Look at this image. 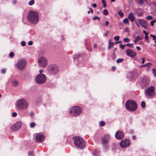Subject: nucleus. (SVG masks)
I'll use <instances>...</instances> for the list:
<instances>
[{
  "label": "nucleus",
  "instance_id": "58836bf2",
  "mask_svg": "<svg viewBox=\"0 0 156 156\" xmlns=\"http://www.w3.org/2000/svg\"><path fill=\"white\" fill-rule=\"evenodd\" d=\"M93 20H100V18L98 16H95L92 18Z\"/></svg>",
  "mask_w": 156,
  "mask_h": 156
},
{
  "label": "nucleus",
  "instance_id": "6e6d98bb",
  "mask_svg": "<svg viewBox=\"0 0 156 156\" xmlns=\"http://www.w3.org/2000/svg\"><path fill=\"white\" fill-rule=\"evenodd\" d=\"M33 42L32 41H30L28 42V44L30 45H31L33 44Z\"/></svg>",
  "mask_w": 156,
  "mask_h": 156
},
{
  "label": "nucleus",
  "instance_id": "a878e982",
  "mask_svg": "<svg viewBox=\"0 0 156 156\" xmlns=\"http://www.w3.org/2000/svg\"><path fill=\"white\" fill-rule=\"evenodd\" d=\"M123 60V59L122 58H119L116 60V62L117 63H119L122 62Z\"/></svg>",
  "mask_w": 156,
  "mask_h": 156
},
{
  "label": "nucleus",
  "instance_id": "aec40b11",
  "mask_svg": "<svg viewBox=\"0 0 156 156\" xmlns=\"http://www.w3.org/2000/svg\"><path fill=\"white\" fill-rule=\"evenodd\" d=\"M11 84L13 87H16L19 84V82L16 80H13L11 82Z\"/></svg>",
  "mask_w": 156,
  "mask_h": 156
},
{
  "label": "nucleus",
  "instance_id": "6ab92c4d",
  "mask_svg": "<svg viewBox=\"0 0 156 156\" xmlns=\"http://www.w3.org/2000/svg\"><path fill=\"white\" fill-rule=\"evenodd\" d=\"M128 18L131 22H133L134 21L135 17L134 16L133 14L131 12H130L129 13Z\"/></svg>",
  "mask_w": 156,
  "mask_h": 156
},
{
  "label": "nucleus",
  "instance_id": "603ef678",
  "mask_svg": "<svg viewBox=\"0 0 156 156\" xmlns=\"http://www.w3.org/2000/svg\"><path fill=\"white\" fill-rule=\"evenodd\" d=\"M1 72L2 73H5L6 72V69H2Z\"/></svg>",
  "mask_w": 156,
  "mask_h": 156
},
{
  "label": "nucleus",
  "instance_id": "4d7b16f0",
  "mask_svg": "<svg viewBox=\"0 0 156 156\" xmlns=\"http://www.w3.org/2000/svg\"><path fill=\"white\" fill-rule=\"evenodd\" d=\"M147 64V66L148 67H150L152 65V64L151 63H148Z\"/></svg>",
  "mask_w": 156,
  "mask_h": 156
},
{
  "label": "nucleus",
  "instance_id": "37998d69",
  "mask_svg": "<svg viewBox=\"0 0 156 156\" xmlns=\"http://www.w3.org/2000/svg\"><path fill=\"white\" fill-rule=\"evenodd\" d=\"M156 22V20H154L151 21V25L153 26L154 25V23Z\"/></svg>",
  "mask_w": 156,
  "mask_h": 156
},
{
  "label": "nucleus",
  "instance_id": "f704fd0d",
  "mask_svg": "<svg viewBox=\"0 0 156 156\" xmlns=\"http://www.w3.org/2000/svg\"><path fill=\"white\" fill-rule=\"evenodd\" d=\"M35 124L34 122H31L30 123V126L31 128H34L35 127Z\"/></svg>",
  "mask_w": 156,
  "mask_h": 156
},
{
  "label": "nucleus",
  "instance_id": "338daca9",
  "mask_svg": "<svg viewBox=\"0 0 156 156\" xmlns=\"http://www.w3.org/2000/svg\"><path fill=\"white\" fill-rule=\"evenodd\" d=\"M112 70H115V67H114V66H113L112 67Z\"/></svg>",
  "mask_w": 156,
  "mask_h": 156
},
{
  "label": "nucleus",
  "instance_id": "20e7f679",
  "mask_svg": "<svg viewBox=\"0 0 156 156\" xmlns=\"http://www.w3.org/2000/svg\"><path fill=\"white\" fill-rule=\"evenodd\" d=\"M126 107L128 110L134 111L136 110L137 108V106L136 102L132 100H128L126 103Z\"/></svg>",
  "mask_w": 156,
  "mask_h": 156
},
{
  "label": "nucleus",
  "instance_id": "49530a36",
  "mask_svg": "<svg viewBox=\"0 0 156 156\" xmlns=\"http://www.w3.org/2000/svg\"><path fill=\"white\" fill-rule=\"evenodd\" d=\"M152 72H153V74H154V76H155V77H156V72L155 69H153Z\"/></svg>",
  "mask_w": 156,
  "mask_h": 156
},
{
  "label": "nucleus",
  "instance_id": "4468645a",
  "mask_svg": "<svg viewBox=\"0 0 156 156\" xmlns=\"http://www.w3.org/2000/svg\"><path fill=\"white\" fill-rule=\"evenodd\" d=\"M141 26L145 29L148 27V24L146 21L144 20L138 19L137 20Z\"/></svg>",
  "mask_w": 156,
  "mask_h": 156
},
{
  "label": "nucleus",
  "instance_id": "4c0bfd02",
  "mask_svg": "<svg viewBox=\"0 0 156 156\" xmlns=\"http://www.w3.org/2000/svg\"><path fill=\"white\" fill-rule=\"evenodd\" d=\"M21 45L23 46H25L26 44V42L25 41H22L21 43Z\"/></svg>",
  "mask_w": 156,
  "mask_h": 156
},
{
  "label": "nucleus",
  "instance_id": "774afa93",
  "mask_svg": "<svg viewBox=\"0 0 156 156\" xmlns=\"http://www.w3.org/2000/svg\"><path fill=\"white\" fill-rule=\"evenodd\" d=\"M43 72V70L42 69L40 70L39 71V72L40 73H42Z\"/></svg>",
  "mask_w": 156,
  "mask_h": 156
},
{
  "label": "nucleus",
  "instance_id": "2f4dec72",
  "mask_svg": "<svg viewBox=\"0 0 156 156\" xmlns=\"http://www.w3.org/2000/svg\"><path fill=\"white\" fill-rule=\"evenodd\" d=\"M123 40L125 42H129V40L128 38H124Z\"/></svg>",
  "mask_w": 156,
  "mask_h": 156
},
{
  "label": "nucleus",
  "instance_id": "79ce46f5",
  "mask_svg": "<svg viewBox=\"0 0 156 156\" xmlns=\"http://www.w3.org/2000/svg\"><path fill=\"white\" fill-rule=\"evenodd\" d=\"M125 45H123L121 44L119 45L120 47L122 48V50H123L124 49Z\"/></svg>",
  "mask_w": 156,
  "mask_h": 156
},
{
  "label": "nucleus",
  "instance_id": "f3484780",
  "mask_svg": "<svg viewBox=\"0 0 156 156\" xmlns=\"http://www.w3.org/2000/svg\"><path fill=\"white\" fill-rule=\"evenodd\" d=\"M115 137L117 139L121 140L123 138L124 135L121 131H118L115 134Z\"/></svg>",
  "mask_w": 156,
  "mask_h": 156
},
{
  "label": "nucleus",
  "instance_id": "09e8293b",
  "mask_svg": "<svg viewBox=\"0 0 156 156\" xmlns=\"http://www.w3.org/2000/svg\"><path fill=\"white\" fill-rule=\"evenodd\" d=\"M89 9H90V11H87V13H88V14H89V13H90V11H91V13H93V10L92 9H90V8H89Z\"/></svg>",
  "mask_w": 156,
  "mask_h": 156
},
{
  "label": "nucleus",
  "instance_id": "ea45409f",
  "mask_svg": "<svg viewBox=\"0 0 156 156\" xmlns=\"http://www.w3.org/2000/svg\"><path fill=\"white\" fill-rule=\"evenodd\" d=\"M147 19L148 20H151L152 19V17L150 15L148 16L147 17Z\"/></svg>",
  "mask_w": 156,
  "mask_h": 156
},
{
  "label": "nucleus",
  "instance_id": "7c9ffc66",
  "mask_svg": "<svg viewBox=\"0 0 156 156\" xmlns=\"http://www.w3.org/2000/svg\"><path fill=\"white\" fill-rule=\"evenodd\" d=\"M34 0H32L30 1L29 2V4L30 5H33L34 3Z\"/></svg>",
  "mask_w": 156,
  "mask_h": 156
},
{
  "label": "nucleus",
  "instance_id": "f257e3e1",
  "mask_svg": "<svg viewBox=\"0 0 156 156\" xmlns=\"http://www.w3.org/2000/svg\"><path fill=\"white\" fill-rule=\"evenodd\" d=\"M29 104L27 101L24 98L18 100L16 104V107L19 110L24 111L28 109Z\"/></svg>",
  "mask_w": 156,
  "mask_h": 156
},
{
  "label": "nucleus",
  "instance_id": "a18cd8bd",
  "mask_svg": "<svg viewBox=\"0 0 156 156\" xmlns=\"http://www.w3.org/2000/svg\"><path fill=\"white\" fill-rule=\"evenodd\" d=\"M109 22L108 21H106L105 22V26L106 27H107L109 25Z\"/></svg>",
  "mask_w": 156,
  "mask_h": 156
},
{
  "label": "nucleus",
  "instance_id": "1a4fd4ad",
  "mask_svg": "<svg viewBox=\"0 0 156 156\" xmlns=\"http://www.w3.org/2000/svg\"><path fill=\"white\" fill-rule=\"evenodd\" d=\"M154 88L153 86H151L147 88L145 91V94L147 97H151L154 96Z\"/></svg>",
  "mask_w": 156,
  "mask_h": 156
},
{
  "label": "nucleus",
  "instance_id": "052dcab7",
  "mask_svg": "<svg viewBox=\"0 0 156 156\" xmlns=\"http://www.w3.org/2000/svg\"><path fill=\"white\" fill-rule=\"evenodd\" d=\"M145 59L144 58H142V62H141L142 64H144L145 62Z\"/></svg>",
  "mask_w": 156,
  "mask_h": 156
},
{
  "label": "nucleus",
  "instance_id": "a211bd4d",
  "mask_svg": "<svg viewBox=\"0 0 156 156\" xmlns=\"http://www.w3.org/2000/svg\"><path fill=\"white\" fill-rule=\"evenodd\" d=\"M142 83L144 86H147L149 83V80L148 77H145L143 78Z\"/></svg>",
  "mask_w": 156,
  "mask_h": 156
},
{
  "label": "nucleus",
  "instance_id": "0eeeda50",
  "mask_svg": "<svg viewBox=\"0 0 156 156\" xmlns=\"http://www.w3.org/2000/svg\"><path fill=\"white\" fill-rule=\"evenodd\" d=\"M38 63L40 66L44 68L48 65V60L47 58L41 56L39 57L38 59Z\"/></svg>",
  "mask_w": 156,
  "mask_h": 156
},
{
  "label": "nucleus",
  "instance_id": "423d86ee",
  "mask_svg": "<svg viewBox=\"0 0 156 156\" xmlns=\"http://www.w3.org/2000/svg\"><path fill=\"white\" fill-rule=\"evenodd\" d=\"M82 111V108L78 106L73 107L69 110V113L72 116H76L80 114Z\"/></svg>",
  "mask_w": 156,
  "mask_h": 156
},
{
  "label": "nucleus",
  "instance_id": "13d9d810",
  "mask_svg": "<svg viewBox=\"0 0 156 156\" xmlns=\"http://www.w3.org/2000/svg\"><path fill=\"white\" fill-rule=\"evenodd\" d=\"M136 49L138 51H140L141 50V48L140 47L137 46L136 47Z\"/></svg>",
  "mask_w": 156,
  "mask_h": 156
},
{
  "label": "nucleus",
  "instance_id": "ddd939ff",
  "mask_svg": "<svg viewBox=\"0 0 156 156\" xmlns=\"http://www.w3.org/2000/svg\"><path fill=\"white\" fill-rule=\"evenodd\" d=\"M22 123L20 122H18L15 124L11 128L12 130L13 131L18 130L22 126Z\"/></svg>",
  "mask_w": 156,
  "mask_h": 156
},
{
  "label": "nucleus",
  "instance_id": "c9c22d12",
  "mask_svg": "<svg viewBox=\"0 0 156 156\" xmlns=\"http://www.w3.org/2000/svg\"><path fill=\"white\" fill-rule=\"evenodd\" d=\"M119 38L120 37L119 36H115L114 37V39L115 41H118L119 40Z\"/></svg>",
  "mask_w": 156,
  "mask_h": 156
},
{
  "label": "nucleus",
  "instance_id": "c03bdc74",
  "mask_svg": "<svg viewBox=\"0 0 156 156\" xmlns=\"http://www.w3.org/2000/svg\"><path fill=\"white\" fill-rule=\"evenodd\" d=\"M98 152L97 151H95L94 152V154L95 155V156H99V154H98Z\"/></svg>",
  "mask_w": 156,
  "mask_h": 156
},
{
  "label": "nucleus",
  "instance_id": "393cba45",
  "mask_svg": "<svg viewBox=\"0 0 156 156\" xmlns=\"http://www.w3.org/2000/svg\"><path fill=\"white\" fill-rule=\"evenodd\" d=\"M103 14L105 15H108V10L106 9H104L103 11Z\"/></svg>",
  "mask_w": 156,
  "mask_h": 156
},
{
  "label": "nucleus",
  "instance_id": "e2e57ef3",
  "mask_svg": "<svg viewBox=\"0 0 156 156\" xmlns=\"http://www.w3.org/2000/svg\"><path fill=\"white\" fill-rule=\"evenodd\" d=\"M12 3L14 4H16V0H13L12 2Z\"/></svg>",
  "mask_w": 156,
  "mask_h": 156
},
{
  "label": "nucleus",
  "instance_id": "f8f14e48",
  "mask_svg": "<svg viewBox=\"0 0 156 156\" xmlns=\"http://www.w3.org/2000/svg\"><path fill=\"white\" fill-rule=\"evenodd\" d=\"M130 144V143L128 139L123 140L120 143V145L122 148H125L129 147Z\"/></svg>",
  "mask_w": 156,
  "mask_h": 156
},
{
  "label": "nucleus",
  "instance_id": "b1692460",
  "mask_svg": "<svg viewBox=\"0 0 156 156\" xmlns=\"http://www.w3.org/2000/svg\"><path fill=\"white\" fill-rule=\"evenodd\" d=\"M123 22L124 23L127 24L128 23L129 21L128 18H126L123 20Z\"/></svg>",
  "mask_w": 156,
  "mask_h": 156
},
{
  "label": "nucleus",
  "instance_id": "5701e85b",
  "mask_svg": "<svg viewBox=\"0 0 156 156\" xmlns=\"http://www.w3.org/2000/svg\"><path fill=\"white\" fill-rule=\"evenodd\" d=\"M143 33H144L145 34V39L146 40H147L148 39V38L147 34V33L145 30H143Z\"/></svg>",
  "mask_w": 156,
  "mask_h": 156
},
{
  "label": "nucleus",
  "instance_id": "680f3d73",
  "mask_svg": "<svg viewBox=\"0 0 156 156\" xmlns=\"http://www.w3.org/2000/svg\"><path fill=\"white\" fill-rule=\"evenodd\" d=\"M92 6L94 8H96L97 6V5L95 3L93 4Z\"/></svg>",
  "mask_w": 156,
  "mask_h": 156
},
{
  "label": "nucleus",
  "instance_id": "bf43d9fd",
  "mask_svg": "<svg viewBox=\"0 0 156 156\" xmlns=\"http://www.w3.org/2000/svg\"><path fill=\"white\" fill-rule=\"evenodd\" d=\"M147 64H145L144 65H142L141 66H140V68H142V67H145V66H147Z\"/></svg>",
  "mask_w": 156,
  "mask_h": 156
},
{
  "label": "nucleus",
  "instance_id": "864d4df0",
  "mask_svg": "<svg viewBox=\"0 0 156 156\" xmlns=\"http://www.w3.org/2000/svg\"><path fill=\"white\" fill-rule=\"evenodd\" d=\"M34 115V113L32 112H31L30 113V115L31 116H33Z\"/></svg>",
  "mask_w": 156,
  "mask_h": 156
},
{
  "label": "nucleus",
  "instance_id": "39448f33",
  "mask_svg": "<svg viewBox=\"0 0 156 156\" xmlns=\"http://www.w3.org/2000/svg\"><path fill=\"white\" fill-rule=\"evenodd\" d=\"M27 61L26 59L22 58L18 60L16 64L17 68L20 70H23L26 68Z\"/></svg>",
  "mask_w": 156,
  "mask_h": 156
},
{
  "label": "nucleus",
  "instance_id": "72a5a7b5",
  "mask_svg": "<svg viewBox=\"0 0 156 156\" xmlns=\"http://www.w3.org/2000/svg\"><path fill=\"white\" fill-rule=\"evenodd\" d=\"M118 14L121 17H123L124 16V13L121 11H119L118 12Z\"/></svg>",
  "mask_w": 156,
  "mask_h": 156
},
{
  "label": "nucleus",
  "instance_id": "8fccbe9b",
  "mask_svg": "<svg viewBox=\"0 0 156 156\" xmlns=\"http://www.w3.org/2000/svg\"><path fill=\"white\" fill-rule=\"evenodd\" d=\"M151 36L153 37V40H155L156 39V36L155 35H154L152 34H151L150 35Z\"/></svg>",
  "mask_w": 156,
  "mask_h": 156
},
{
  "label": "nucleus",
  "instance_id": "6e6552de",
  "mask_svg": "<svg viewBox=\"0 0 156 156\" xmlns=\"http://www.w3.org/2000/svg\"><path fill=\"white\" fill-rule=\"evenodd\" d=\"M47 69L48 72L52 75L56 74L59 72L58 66L55 65H50L48 67Z\"/></svg>",
  "mask_w": 156,
  "mask_h": 156
},
{
  "label": "nucleus",
  "instance_id": "a19ab883",
  "mask_svg": "<svg viewBox=\"0 0 156 156\" xmlns=\"http://www.w3.org/2000/svg\"><path fill=\"white\" fill-rule=\"evenodd\" d=\"M33 152L32 151H30V152H28V155L29 156H31V155H32L33 156H34V155L33 154Z\"/></svg>",
  "mask_w": 156,
  "mask_h": 156
},
{
  "label": "nucleus",
  "instance_id": "e433bc0d",
  "mask_svg": "<svg viewBox=\"0 0 156 156\" xmlns=\"http://www.w3.org/2000/svg\"><path fill=\"white\" fill-rule=\"evenodd\" d=\"M14 56V53L13 52H11L9 54V56L10 57H13Z\"/></svg>",
  "mask_w": 156,
  "mask_h": 156
},
{
  "label": "nucleus",
  "instance_id": "c756f323",
  "mask_svg": "<svg viewBox=\"0 0 156 156\" xmlns=\"http://www.w3.org/2000/svg\"><path fill=\"white\" fill-rule=\"evenodd\" d=\"M142 39L141 38L140 36H137L135 38L134 40H136V41H138L140 40H141Z\"/></svg>",
  "mask_w": 156,
  "mask_h": 156
},
{
  "label": "nucleus",
  "instance_id": "4be33fe9",
  "mask_svg": "<svg viewBox=\"0 0 156 156\" xmlns=\"http://www.w3.org/2000/svg\"><path fill=\"white\" fill-rule=\"evenodd\" d=\"M114 45V43L113 42H111V41H110L109 42V46L108 48H112L113 47Z\"/></svg>",
  "mask_w": 156,
  "mask_h": 156
},
{
  "label": "nucleus",
  "instance_id": "5fc2aeb1",
  "mask_svg": "<svg viewBox=\"0 0 156 156\" xmlns=\"http://www.w3.org/2000/svg\"><path fill=\"white\" fill-rule=\"evenodd\" d=\"M135 22L136 23V25L138 27H140V25L139 24V23L137 21H135Z\"/></svg>",
  "mask_w": 156,
  "mask_h": 156
},
{
  "label": "nucleus",
  "instance_id": "7ed1b4c3",
  "mask_svg": "<svg viewBox=\"0 0 156 156\" xmlns=\"http://www.w3.org/2000/svg\"><path fill=\"white\" fill-rule=\"evenodd\" d=\"M73 139L74 140V144L77 147L81 149L85 147V141L83 138L79 136H75Z\"/></svg>",
  "mask_w": 156,
  "mask_h": 156
},
{
  "label": "nucleus",
  "instance_id": "2eb2a0df",
  "mask_svg": "<svg viewBox=\"0 0 156 156\" xmlns=\"http://www.w3.org/2000/svg\"><path fill=\"white\" fill-rule=\"evenodd\" d=\"M126 55L130 57H133L136 55V53L130 49H128L126 51Z\"/></svg>",
  "mask_w": 156,
  "mask_h": 156
},
{
  "label": "nucleus",
  "instance_id": "9d476101",
  "mask_svg": "<svg viewBox=\"0 0 156 156\" xmlns=\"http://www.w3.org/2000/svg\"><path fill=\"white\" fill-rule=\"evenodd\" d=\"M35 80L36 82L37 83L43 84L46 80V76L43 74H39L36 76Z\"/></svg>",
  "mask_w": 156,
  "mask_h": 156
},
{
  "label": "nucleus",
  "instance_id": "3c124183",
  "mask_svg": "<svg viewBox=\"0 0 156 156\" xmlns=\"http://www.w3.org/2000/svg\"><path fill=\"white\" fill-rule=\"evenodd\" d=\"M80 55H76L74 57V59H78L80 56Z\"/></svg>",
  "mask_w": 156,
  "mask_h": 156
},
{
  "label": "nucleus",
  "instance_id": "0e129e2a",
  "mask_svg": "<svg viewBox=\"0 0 156 156\" xmlns=\"http://www.w3.org/2000/svg\"><path fill=\"white\" fill-rule=\"evenodd\" d=\"M109 32L108 31H107V32L106 33H105V34H104V36H107Z\"/></svg>",
  "mask_w": 156,
  "mask_h": 156
},
{
  "label": "nucleus",
  "instance_id": "dca6fc26",
  "mask_svg": "<svg viewBox=\"0 0 156 156\" xmlns=\"http://www.w3.org/2000/svg\"><path fill=\"white\" fill-rule=\"evenodd\" d=\"M111 139V136L109 134H107L104 136L102 139L103 144H107Z\"/></svg>",
  "mask_w": 156,
  "mask_h": 156
},
{
  "label": "nucleus",
  "instance_id": "f03ea898",
  "mask_svg": "<svg viewBox=\"0 0 156 156\" xmlns=\"http://www.w3.org/2000/svg\"><path fill=\"white\" fill-rule=\"evenodd\" d=\"M27 18L28 21L31 23L36 24L39 20V14L36 11H30L28 13Z\"/></svg>",
  "mask_w": 156,
  "mask_h": 156
},
{
  "label": "nucleus",
  "instance_id": "9b49d317",
  "mask_svg": "<svg viewBox=\"0 0 156 156\" xmlns=\"http://www.w3.org/2000/svg\"><path fill=\"white\" fill-rule=\"evenodd\" d=\"M34 136L36 137V141L38 143L42 142L44 139V135L41 133L35 134Z\"/></svg>",
  "mask_w": 156,
  "mask_h": 156
},
{
  "label": "nucleus",
  "instance_id": "473e14b6",
  "mask_svg": "<svg viewBox=\"0 0 156 156\" xmlns=\"http://www.w3.org/2000/svg\"><path fill=\"white\" fill-rule=\"evenodd\" d=\"M141 106L143 108H144L145 107V103L144 101H142L141 103Z\"/></svg>",
  "mask_w": 156,
  "mask_h": 156
},
{
  "label": "nucleus",
  "instance_id": "412c9836",
  "mask_svg": "<svg viewBox=\"0 0 156 156\" xmlns=\"http://www.w3.org/2000/svg\"><path fill=\"white\" fill-rule=\"evenodd\" d=\"M137 4L139 5H142L144 4L143 0H135Z\"/></svg>",
  "mask_w": 156,
  "mask_h": 156
},
{
  "label": "nucleus",
  "instance_id": "cd10ccee",
  "mask_svg": "<svg viewBox=\"0 0 156 156\" xmlns=\"http://www.w3.org/2000/svg\"><path fill=\"white\" fill-rule=\"evenodd\" d=\"M101 2L103 4V6L105 7L106 6V3L105 2V0H102Z\"/></svg>",
  "mask_w": 156,
  "mask_h": 156
},
{
  "label": "nucleus",
  "instance_id": "c85d7f7f",
  "mask_svg": "<svg viewBox=\"0 0 156 156\" xmlns=\"http://www.w3.org/2000/svg\"><path fill=\"white\" fill-rule=\"evenodd\" d=\"M100 124L101 126H104L105 125V122L104 121H101L100 122Z\"/></svg>",
  "mask_w": 156,
  "mask_h": 156
},
{
  "label": "nucleus",
  "instance_id": "de8ad7c7",
  "mask_svg": "<svg viewBox=\"0 0 156 156\" xmlns=\"http://www.w3.org/2000/svg\"><path fill=\"white\" fill-rule=\"evenodd\" d=\"M17 114L16 112H13L12 114V116L14 117H16L17 116Z\"/></svg>",
  "mask_w": 156,
  "mask_h": 156
},
{
  "label": "nucleus",
  "instance_id": "bb28decb",
  "mask_svg": "<svg viewBox=\"0 0 156 156\" xmlns=\"http://www.w3.org/2000/svg\"><path fill=\"white\" fill-rule=\"evenodd\" d=\"M126 46H128L130 48H133V43L127 44L125 45Z\"/></svg>",
  "mask_w": 156,
  "mask_h": 156
},
{
  "label": "nucleus",
  "instance_id": "69168bd1",
  "mask_svg": "<svg viewBox=\"0 0 156 156\" xmlns=\"http://www.w3.org/2000/svg\"><path fill=\"white\" fill-rule=\"evenodd\" d=\"M137 41H136V40H134V41H133V42L134 43H135V44H137Z\"/></svg>",
  "mask_w": 156,
  "mask_h": 156
}]
</instances>
